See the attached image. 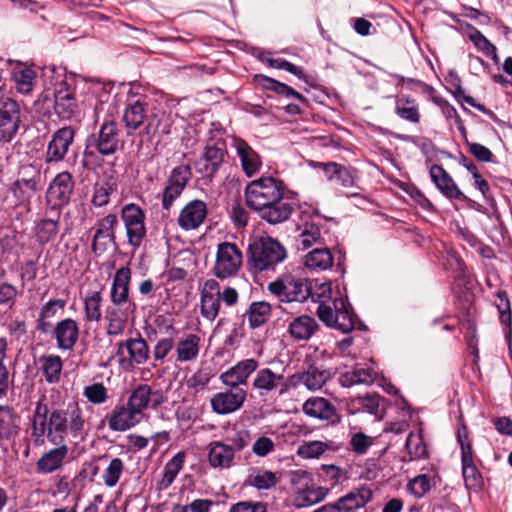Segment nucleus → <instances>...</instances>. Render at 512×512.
I'll use <instances>...</instances> for the list:
<instances>
[{"label": "nucleus", "instance_id": "f257e3e1", "mask_svg": "<svg viewBox=\"0 0 512 512\" xmlns=\"http://www.w3.org/2000/svg\"><path fill=\"white\" fill-rule=\"evenodd\" d=\"M30 421L35 446H42L46 439L57 446L37 461V469L42 473H52L62 466L68 454V447L64 443L66 437H71L77 443L83 441L89 433V424L77 402L49 413L48 405L40 400L35 405Z\"/></svg>", "mask_w": 512, "mask_h": 512}, {"label": "nucleus", "instance_id": "f03ea898", "mask_svg": "<svg viewBox=\"0 0 512 512\" xmlns=\"http://www.w3.org/2000/svg\"><path fill=\"white\" fill-rule=\"evenodd\" d=\"M286 185L272 176H261L251 181L245 188V201L249 208L269 224L287 221L293 205L285 200Z\"/></svg>", "mask_w": 512, "mask_h": 512}, {"label": "nucleus", "instance_id": "7ed1b4c3", "mask_svg": "<svg viewBox=\"0 0 512 512\" xmlns=\"http://www.w3.org/2000/svg\"><path fill=\"white\" fill-rule=\"evenodd\" d=\"M249 264L255 272L273 270L287 257L285 247L276 239L260 237L249 245Z\"/></svg>", "mask_w": 512, "mask_h": 512}, {"label": "nucleus", "instance_id": "20e7f679", "mask_svg": "<svg viewBox=\"0 0 512 512\" xmlns=\"http://www.w3.org/2000/svg\"><path fill=\"white\" fill-rule=\"evenodd\" d=\"M317 316L328 327L343 333L351 332L357 320L347 300L342 297L335 298L328 303H320L317 308Z\"/></svg>", "mask_w": 512, "mask_h": 512}, {"label": "nucleus", "instance_id": "39448f33", "mask_svg": "<svg viewBox=\"0 0 512 512\" xmlns=\"http://www.w3.org/2000/svg\"><path fill=\"white\" fill-rule=\"evenodd\" d=\"M21 124L20 104L0 87V143H9L17 134Z\"/></svg>", "mask_w": 512, "mask_h": 512}, {"label": "nucleus", "instance_id": "423d86ee", "mask_svg": "<svg viewBox=\"0 0 512 512\" xmlns=\"http://www.w3.org/2000/svg\"><path fill=\"white\" fill-rule=\"evenodd\" d=\"M243 263V255L235 243H219L216 250L215 262L212 267L214 276L225 280L236 276Z\"/></svg>", "mask_w": 512, "mask_h": 512}, {"label": "nucleus", "instance_id": "0eeeda50", "mask_svg": "<svg viewBox=\"0 0 512 512\" xmlns=\"http://www.w3.org/2000/svg\"><path fill=\"white\" fill-rule=\"evenodd\" d=\"M268 290L283 303H303L310 296L307 280L292 276H282L269 283Z\"/></svg>", "mask_w": 512, "mask_h": 512}, {"label": "nucleus", "instance_id": "6e6552de", "mask_svg": "<svg viewBox=\"0 0 512 512\" xmlns=\"http://www.w3.org/2000/svg\"><path fill=\"white\" fill-rule=\"evenodd\" d=\"M372 498V489L363 484L354 487L337 500L320 506L313 512H356L363 509Z\"/></svg>", "mask_w": 512, "mask_h": 512}, {"label": "nucleus", "instance_id": "1a4fd4ad", "mask_svg": "<svg viewBox=\"0 0 512 512\" xmlns=\"http://www.w3.org/2000/svg\"><path fill=\"white\" fill-rule=\"evenodd\" d=\"M336 374L335 369L324 365L310 364L306 369L288 376L291 388L303 385L310 392H317Z\"/></svg>", "mask_w": 512, "mask_h": 512}, {"label": "nucleus", "instance_id": "9d476101", "mask_svg": "<svg viewBox=\"0 0 512 512\" xmlns=\"http://www.w3.org/2000/svg\"><path fill=\"white\" fill-rule=\"evenodd\" d=\"M131 279L132 271L129 267L124 266L116 270L109 293L111 308L136 312L137 305L130 297Z\"/></svg>", "mask_w": 512, "mask_h": 512}, {"label": "nucleus", "instance_id": "9b49d317", "mask_svg": "<svg viewBox=\"0 0 512 512\" xmlns=\"http://www.w3.org/2000/svg\"><path fill=\"white\" fill-rule=\"evenodd\" d=\"M150 349L140 334L136 338H128L117 344L119 363L125 369L144 364L149 359Z\"/></svg>", "mask_w": 512, "mask_h": 512}, {"label": "nucleus", "instance_id": "f8f14e48", "mask_svg": "<svg viewBox=\"0 0 512 512\" xmlns=\"http://www.w3.org/2000/svg\"><path fill=\"white\" fill-rule=\"evenodd\" d=\"M121 218L126 229L128 243L134 248H139L146 236L144 212L136 204H127L121 210Z\"/></svg>", "mask_w": 512, "mask_h": 512}, {"label": "nucleus", "instance_id": "ddd939ff", "mask_svg": "<svg viewBox=\"0 0 512 512\" xmlns=\"http://www.w3.org/2000/svg\"><path fill=\"white\" fill-rule=\"evenodd\" d=\"M74 190V179L71 173H58L50 182L46 192V202L53 210H59L70 201Z\"/></svg>", "mask_w": 512, "mask_h": 512}, {"label": "nucleus", "instance_id": "4468645a", "mask_svg": "<svg viewBox=\"0 0 512 512\" xmlns=\"http://www.w3.org/2000/svg\"><path fill=\"white\" fill-rule=\"evenodd\" d=\"M322 218L318 213L308 215L306 210L301 212V223L297 225L296 246L298 250H306L322 240Z\"/></svg>", "mask_w": 512, "mask_h": 512}, {"label": "nucleus", "instance_id": "2eb2a0df", "mask_svg": "<svg viewBox=\"0 0 512 512\" xmlns=\"http://www.w3.org/2000/svg\"><path fill=\"white\" fill-rule=\"evenodd\" d=\"M256 375L252 381V388L257 391L261 397L267 396L278 390L279 395H284L291 388L288 377L285 380L283 374L275 373L270 368L256 370Z\"/></svg>", "mask_w": 512, "mask_h": 512}, {"label": "nucleus", "instance_id": "dca6fc26", "mask_svg": "<svg viewBox=\"0 0 512 512\" xmlns=\"http://www.w3.org/2000/svg\"><path fill=\"white\" fill-rule=\"evenodd\" d=\"M225 155L226 148L223 141L207 143L201 157L195 162L197 173L203 177L214 176L223 164Z\"/></svg>", "mask_w": 512, "mask_h": 512}, {"label": "nucleus", "instance_id": "f3484780", "mask_svg": "<svg viewBox=\"0 0 512 512\" xmlns=\"http://www.w3.org/2000/svg\"><path fill=\"white\" fill-rule=\"evenodd\" d=\"M120 145V130L113 120L104 121L97 134L93 135L90 146L102 156H110L117 152Z\"/></svg>", "mask_w": 512, "mask_h": 512}, {"label": "nucleus", "instance_id": "a211bd4d", "mask_svg": "<svg viewBox=\"0 0 512 512\" xmlns=\"http://www.w3.org/2000/svg\"><path fill=\"white\" fill-rule=\"evenodd\" d=\"M246 400V389L243 387H228L226 391L214 394L210 404L216 414L227 415L241 409Z\"/></svg>", "mask_w": 512, "mask_h": 512}, {"label": "nucleus", "instance_id": "6ab92c4d", "mask_svg": "<svg viewBox=\"0 0 512 512\" xmlns=\"http://www.w3.org/2000/svg\"><path fill=\"white\" fill-rule=\"evenodd\" d=\"M74 138L75 130L70 126L56 130L48 142L45 152V163L51 164L63 161L74 142Z\"/></svg>", "mask_w": 512, "mask_h": 512}, {"label": "nucleus", "instance_id": "aec40b11", "mask_svg": "<svg viewBox=\"0 0 512 512\" xmlns=\"http://www.w3.org/2000/svg\"><path fill=\"white\" fill-rule=\"evenodd\" d=\"M221 307L220 284L215 279H207L200 289V314L213 322Z\"/></svg>", "mask_w": 512, "mask_h": 512}, {"label": "nucleus", "instance_id": "412c9836", "mask_svg": "<svg viewBox=\"0 0 512 512\" xmlns=\"http://www.w3.org/2000/svg\"><path fill=\"white\" fill-rule=\"evenodd\" d=\"M55 110L64 119H72L81 113L76 90L67 81H61L55 91Z\"/></svg>", "mask_w": 512, "mask_h": 512}, {"label": "nucleus", "instance_id": "4be33fe9", "mask_svg": "<svg viewBox=\"0 0 512 512\" xmlns=\"http://www.w3.org/2000/svg\"><path fill=\"white\" fill-rule=\"evenodd\" d=\"M118 219L115 214H108L96 223L95 234L91 249L95 255H101L107 250L109 243L115 242V227Z\"/></svg>", "mask_w": 512, "mask_h": 512}, {"label": "nucleus", "instance_id": "5701e85b", "mask_svg": "<svg viewBox=\"0 0 512 512\" xmlns=\"http://www.w3.org/2000/svg\"><path fill=\"white\" fill-rule=\"evenodd\" d=\"M207 214L208 208L204 201L192 200L181 209L177 223L184 231L196 230L204 223Z\"/></svg>", "mask_w": 512, "mask_h": 512}, {"label": "nucleus", "instance_id": "b1692460", "mask_svg": "<svg viewBox=\"0 0 512 512\" xmlns=\"http://www.w3.org/2000/svg\"><path fill=\"white\" fill-rule=\"evenodd\" d=\"M258 361L254 358H247L226 370L220 375L221 382L226 387H242L247 384L249 377L257 370Z\"/></svg>", "mask_w": 512, "mask_h": 512}, {"label": "nucleus", "instance_id": "393cba45", "mask_svg": "<svg viewBox=\"0 0 512 512\" xmlns=\"http://www.w3.org/2000/svg\"><path fill=\"white\" fill-rule=\"evenodd\" d=\"M161 402L162 395L159 391H152L150 386L141 384L132 391L126 404L142 419L150 404L156 407Z\"/></svg>", "mask_w": 512, "mask_h": 512}, {"label": "nucleus", "instance_id": "a878e982", "mask_svg": "<svg viewBox=\"0 0 512 512\" xmlns=\"http://www.w3.org/2000/svg\"><path fill=\"white\" fill-rule=\"evenodd\" d=\"M429 173L432 182L446 198L450 200H468V198L460 190L454 179L441 165H432Z\"/></svg>", "mask_w": 512, "mask_h": 512}, {"label": "nucleus", "instance_id": "bb28decb", "mask_svg": "<svg viewBox=\"0 0 512 512\" xmlns=\"http://www.w3.org/2000/svg\"><path fill=\"white\" fill-rule=\"evenodd\" d=\"M105 421L111 431L124 432L141 422V418L127 404L116 405L105 415Z\"/></svg>", "mask_w": 512, "mask_h": 512}, {"label": "nucleus", "instance_id": "cd10ccee", "mask_svg": "<svg viewBox=\"0 0 512 512\" xmlns=\"http://www.w3.org/2000/svg\"><path fill=\"white\" fill-rule=\"evenodd\" d=\"M232 146L240 160L241 168L247 177L256 175L262 167V159L246 141L234 138Z\"/></svg>", "mask_w": 512, "mask_h": 512}, {"label": "nucleus", "instance_id": "c85d7f7f", "mask_svg": "<svg viewBox=\"0 0 512 512\" xmlns=\"http://www.w3.org/2000/svg\"><path fill=\"white\" fill-rule=\"evenodd\" d=\"M57 347L60 350L70 351L79 338V325L72 318H65L56 323L52 330Z\"/></svg>", "mask_w": 512, "mask_h": 512}, {"label": "nucleus", "instance_id": "c756f323", "mask_svg": "<svg viewBox=\"0 0 512 512\" xmlns=\"http://www.w3.org/2000/svg\"><path fill=\"white\" fill-rule=\"evenodd\" d=\"M151 109L152 108H149L146 103L140 100H136L126 106L122 121L128 136L133 135L142 125L144 127L146 126L148 114H150Z\"/></svg>", "mask_w": 512, "mask_h": 512}, {"label": "nucleus", "instance_id": "7c9ffc66", "mask_svg": "<svg viewBox=\"0 0 512 512\" xmlns=\"http://www.w3.org/2000/svg\"><path fill=\"white\" fill-rule=\"evenodd\" d=\"M174 124L173 116L161 109L152 108L148 114L146 126L143 133L148 138L156 135H170Z\"/></svg>", "mask_w": 512, "mask_h": 512}, {"label": "nucleus", "instance_id": "2f4dec72", "mask_svg": "<svg viewBox=\"0 0 512 512\" xmlns=\"http://www.w3.org/2000/svg\"><path fill=\"white\" fill-rule=\"evenodd\" d=\"M207 460L214 469H229L234 464L233 449L222 441H212L207 446Z\"/></svg>", "mask_w": 512, "mask_h": 512}, {"label": "nucleus", "instance_id": "473e14b6", "mask_svg": "<svg viewBox=\"0 0 512 512\" xmlns=\"http://www.w3.org/2000/svg\"><path fill=\"white\" fill-rule=\"evenodd\" d=\"M329 489L314 484H305L298 487L292 498V504L297 509L307 508L324 500Z\"/></svg>", "mask_w": 512, "mask_h": 512}, {"label": "nucleus", "instance_id": "72a5a7b5", "mask_svg": "<svg viewBox=\"0 0 512 512\" xmlns=\"http://www.w3.org/2000/svg\"><path fill=\"white\" fill-rule=\"evenodd\" d=\"M20 432V416L8 406H0V441L14 440Z\"/></svg>", "mask_w": 512, "mask_h": 512}, {"label": "nucleus", "instance_id": "f704fd0d", "mask_svg": "<svg viewBox=\"0 0 512 512\" xmlns=\"http://www.w3.org/2000/svg\"><path fill=\"white\" fill-rule=\"evenodd\" d=\"M279 481V477L275 472L267 470L263 467H253L248 471L244 484L255 488L256 490H270L274 488Z\"/></svg>", "mask_w": 512, "mask_h": 512}, {"label": "nucleus", "instance_id": "c9c22d12", "mask_svg": "<svg viewBox=\"0 0 512 512\" xmlns=\"http://www.w3.org/2000/svg\"><path fill=\"white\" fill-rule=\"evenodd\" d=\"M201 339L193 333L185 334L175 343L176 361L192 362L197 359L200 352Z\"/></svg>", "mask_w": 512, "mask_h": 512}, {"label": "nucleus", "instance_id": "e433bc0d", "mask_svg": "<svg viewBox=\"0 0 512 512\" xmlns=\"http://www.w3.org/2000/svg\"><path fill=\"white\" fill-rule=\"evenodd\" d=\"M318 166L322 168L329 182L343 188L354 186L355 178L349 168L335 162L319 163Z\"/></svg>", "mask_w": 512, "mask_h": 512}, {"label": "nucleus", "instance_id": "4c0bfd02", "mask_svg": "<svg viewBox=\"0 0 512 512\" xmlns=\"http://www.w3.org/2000/svg\"><path fill=\"white\" fill-rule=\"evenodd\" d=\"M303 412L312 418L319 420H331L336 415L335 406L323 397H310L303 406Z\"/></svg>", "mask_w": 512, "mask_h": 512}, {"label": "nucleus", "instance_id": "58836bf2", "mask_svg": "<svg viewBox=\"0 0 512 512\" xmlns=\"http://www.w3.org/2000/svg\"><path fill=\"white\" fill-rule=\"evenodd\" d=\"M317 329L318 324L313 317L301 315L289 323L287 332L296 341H308Z\"/></svg>", "mask_w": 512, "mask_h": 512}, {"label": "nucleus", "instance_id": "ea45409f", "mask_svg": "<svg viewBox=\"0 0 512 512\" xmlns=\"http://www.w3.org/2000/svg\"><path fill=\"white\" fill-rule=\"evenodd\" d=\"M38 190V179L35 176L20 177L10 186V192L16 199L17 205L29 202Z\"/></svg>", "mask_w": 512, "mask_h": 512}, {"label": "nucleus", "instance_id": "a19ab883", "mask_svg": "<svg viewBox=\"0 0 512 512\" xmlns=\"http://www.w3.org/2000/svg\"><path fill=\"white\" fill-rule=\"evenodd\" d=\"M376 372L370 367L356 365L351 371L345 372L339 378L342 387H351L354 385H370L376 379Z\"/></svg>", "mask_w": 512, "mask_h": 512}, {"label": "nucleus", "instance_id": "79ce46f5", "mask_svg": "<svg viewBox=\"0 0 512 512\" xmlns=\"http://www.w3.org/2000/svg\"><path fill=\"white\" fill-rule=\"evenodd\" d=\"M394 112L399 118L412 124H418L421 120L417 101L407 95L396 97Z\"/></svg>", "mask_w": 512, "mask_h": 512}, {"label": "nucleus", "instance_id": "37998d69", "mask_svg": "<svg viewBox=\"0 0 512 512\" xmlns=\"http://www.w3.org/2000/svg\"><path fill=\"white\" fill-rule=\"evenodd\" d=\"M135 311L122 310L118 308L108 307L105 314L107 324V334L109 336L122 335L128 319L133 316Z\"/></svg>", "mask_w": 512, "mask_h": 512}, {"label": "nucleus", "instance_id": "c03bdc74", "mask_svg": "<svg viewBox=\"0 0 512 512\" xmlns=\"http://www.w3.org/2000/svg\"><path fill=\"white\" fill-rule=\"evenodd\" d=\"M59 231V218H42L35 223L34 236L36 241L45 245L54 241Z\"/></svg>", "mask_w": 512, "mask_h": 512}, {"label": "nucleus", "instance_id": "a18cd8bd", "mask_svg": "<svg viewBox=\"0 0 512 512\" xmlns=\"http://www.w3.org/2000/svg\"><path fill=\"white\" fill-rule=\"evenodd\" d=\"M304 264L315 271L330 269L333 265V257L328 248H316L305 256Z\"/></svg>", "mask_w": 512, "mask_h": 512}, {"label": "nucleus", "instance_id": "49530a36", "mask_svg": "<svg viewBox=\"0 0 512 512\" xmlns=\"http://www.w3.org/2000/svg\"><path fill=\"white\" fill-rule=\"evenodd\" d=\"M41 370L45 380L50 383H58L61 376L63 362L58 355H44L40 357Z\"/></svg>", "mask_w": 512, "mask_h": 512}, {"label": "nucleus", "instance_id": "de8ad7c7", "mask_svg": "<svg viewBox=\"0 0 512 512\" xmlns=\"http://www.w3.org/2000/svg\"><path fill=\"white\" fill-rule=\"evenodd\" d=\"M271 315V306L269 303L260 301L250 304L247 311L249 325L252 329L265 324Z\"/></svg>", "mask_w": 512, "mask_h": 512}, {"label": "nucleus", "instance_id": "09e8293b", "mask_svg": "<svg viewBox=\"0 0 512 512\" xmlns=\"http://www.w3.org/2000/svg\"><path fill=\"white\" fill-rule=\"evenodd\" d=\"M35 78V71L28 67L17 68L12 74L16 89L21 94H28L33 90Z\"/></svg>", "mask_w": 512, "mask_h": 512}, {"label": "nucleus", "instance_id": "8fccbe9b", "mask_svg": "<svg viewBox=\"0 0 512 512\" xmlns=\"http://www.w3.org/2000/svg\"><path fill=\"white\" fill-rule=\"evenodd\" d=\"M186 454L183 451L176 453L165 465L161 484L170 486L184 466Z\"/></svg>", "mask_w": 512, "mask_h": 512}, {"label": "nucleus", "instance_id": "3c124183", "mask_svg": "<svg viewBox=\"0 0 512 512\" xmlns=\"http://www.w3.org/2000/svg\"><path fill=\"white\" fill-rule=\"evenodd\" d=\"M102 294L100 291L92 292L84 300L85 318L90 322H98L102 317L101 302Z\"/></svg>", "mask_w": 512, "mask_h": 512}, {"label": "nucleus", "instance_id": "603ef678", "mask_svg": "<svg viewBox=\"0 0 512 512\" xmlns=\"http://www.w3.org/2000/svg\"><path fill=\"white\" fill-rule=\"evenodd\" d=\"M329 447V444L323 441H307L298 446L296 454L302 459H317L322 456Z\"/></svg>", "mask_w": 512, "mask_h": 512}, {"label": "nucleus", "instance_id": "864d4df0", "mask_svg": "<svg viewBox=\"0 0 512 512\" xmlns=\"http://www.w3.org/2000/svg\"><path fill=\"white\" fill-rule=\"evenodd\" d=\"M468 37L478 50L483 52L486 56L491 57L496 64L499 63L496 46L492 44L479 30L473 29V31L469 33Z\"/></svg>", "mask_w": 512, "mask_h": 512}, {"label": "nucleus", "instance_id": "5fc2aeb1", "mask_svg": "<svg viewBox=\"0 0 512 512\" xmlns=\"http://www.w3.org/2000/svg\"><path fill=\"white\" fill-rule=\"evenodd\" d=\"M457 441L461 449V463L475 461L472 443L469 438V432L464 423H460L458 426Z\"/></svg>", "mask_w": 512, "mask_h": 512}, {"label": "nucleus", "instance_id": "6e6d98bb", "mask_svg": "<svg viewBox=\"0 0 512 512\" xmlns=\"http://www.w3.org/2000/svg\"><path fill=\"white\" fill-rule=\"evenodd\" d=\"M191 177L190 166L182 164L172 169L166 183L184 191Z\"/></svg>", "mask_w": 512, "mask_h": 512}, {"label": "nucleus", "instance_id": "4d7b16f0", "mask_svg": "<svg viewBox=\"0 0 512 512\" xmlns=\"http://www.w3.org/2000/svg\"><path fill=\"white\" fill-rule=\"evenodd\" d=\"M83 396L93 405H102L109 399L108 389L99 382L85 386Z\"/></svg>", "mask_w": 512, "mask_h": 512}, {"label": "nucleus", "instance_id": "13d9d810", "mask_svg": "<svg viewBox=\"0 0 512 512\" xmlns=\"http://www.w3.org/2000/svg\"><path fill=\"white\" fill-rule=\"evenodd\" d=\"M263 80H264V86L267 89L274 91L275 93H277L279 95H283L287 98H296L302 102H306V98L301 93L297 92L296 90H294L292 87L288 86L287 84L281 83V82L274 80L270 77H263Z\"/></svg>", "mask_w": 512, "mask_h": 512}, {"label": "nucleus", "instance_id": "bf43d9fd", "mask_svg": "<svg viewBox=\"0 0 512 512\" xmlns=\"http://www.w3.org/2000/svg\"><path fill=\"white\" fill-rule=\"evenodd\" d=\"M124 471V463L120 458H113L104 470L102 478L107 487H114Z\"/></svg>", "mask_w": 512, "mask_h": 512}, {"label": "nucleus", "instance_id": "052dcab7", "mask_svg": "<svg viewBox=\"0 0 512 512\" xmlns=\"http://www.w3.org/2000/svg\"><path fill=\"white\" fill-rule=\"evenodd\" d=\"M462 464V475L468 489H479L482 486V476L475 461Z\"/></svg>", "mask_w": 512, "mask_h": 512}, {"label": "nucleus", "instance_id": "680f3d73", "mask_svg": "<svg viewBox=\"0 0 512 512\" xmlns=\"http://www.w3.org/2000/svg\"><path fill=\"white\" fill-rule=\"evenodd\" d=\"M410 460L421 459L427 455V447L419 434L410 433L406 440Z\"/></svg>", "mask_w": 512, "mask_h": 512}, {"label": "nucleus", "instance_id": "e2e57ef3", "mask_svg": "<svg viewBox=\"0 0 512 512\" xmlns=\"http://www.w3.org/2000/svg\"><path fill=\"white\" fill-rule=\"evenodd\" d=\"M175 348V341L171 337H165L159 339L155 346L153 347L152 356L155 362H163L165 358L172 352ZM152 366L157 367L156 363H153Z\"/></svg>", "mask_w": 512, "mask_h": 512}, {"label": "nucleus", "instance_id": "0e129e2a", "mask_svg": "<svg viewBox=\"0 0 512 512\" xmlns=\"http://www.w3.org/2000/svg\"><path fill=\"white\" fill-rule=\"evenodd\" d=\"M409 492L415 497H423L430 489V477L427 474H421L411 479L407 485Z\"/></svg>", "mask_w": 512, "mask_h": 512}, {"label": "nucleus", "instance_id": "69168bd1", "mask_svg": "<svg viewBox=\"0 0 512 512\" xmlns=\"http://www.w3.org/2000/svg\"><path fill=\"white\" fill-rule=\"evenodd\" d=\"M499 302L496 304L500 322L506 326H511L512 323V311L510 307V301L505 291H498L496 293Z\"/></svg>", "mask_w": 512, "mask_h": 512}, {"label": "nucleus", "instance_id": "338daca9", "mask_svg": "<svg viewBox=\"0 0 512 512\" xmlns=\"http://www.w3.org/2000/svg\"><path fill=\"white\" fill-rule=\"evenodd\" d=\"M372 444L373 438L363 432L354 433L349 442L351 450L358 455L367 453Z\"/></svg>", "mask_w": 512, "mask_h": 512}, {"label": "nucleus", "instance_id": "774afa93", "mask_svg": "<svg viewBox=\"0 0 512 512\" xmlns=\"http://www.w3.org/2000/svg\"><path fill=\"white\" fill-rule=\"evenodd\" d=\"M21 292L14 285L8 282L0 283V306L11 308L14 306L17 297Z\"/></svg>", "mask_w": 512, "mask_h": 512}]
</instances>
